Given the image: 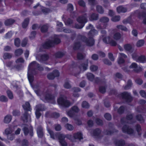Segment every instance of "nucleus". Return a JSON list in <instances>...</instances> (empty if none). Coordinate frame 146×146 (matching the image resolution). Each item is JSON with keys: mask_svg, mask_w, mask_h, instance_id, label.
Listing matches in <instances>:
<instances>
[{"mask_svg": "<svg viewBox=\"0 0 146 146\" xmlns=\"http://www.w3.org/2000/svg\"><path fill=\"white\" fill-rule=\"evenodd\" d=\"M117 28L121 30H123L125 31H127V28L125 26L122 25H118L117 26Z\"/></svg>", "mask_w": 146, "mask_h": 146, "instance_id": "37998d69", "label": "nucleus"}, {"mask_svg": "<svg viewBox=\"0 0 146 146\" xmlns=\"http://www.w3.org/2000/svg\"><path fill=\"white\" fill-rule=\"evenodd\" d=\"M86 76L88 79L91 81H93L94 80L95 82L98 83V80H99V79L98 78H94V75L91 73H87L86 74Z\"/></svg>", "mask_w": 146, "mask_h": 146, "instance_id": "f3484780", "label": "nucleus"}, {"mask_svg": "<svg viewBox=\"0 0 146 146\" xmlns=\"http://www.w3.org/2000/svg\"><path fill=\"white\" fill-rule=\"evenodd\" d=\"M43 69V67L40 66L36 61L31 62L29 65L28 68V78L29 82L31 83L33 80V74L36 73L37 70L42 71Z\"/></svg>", "mask_w": 146, "mask_h": 146, "instance_id": "f03ea898", "label": "nucleus"}, {"mask_svg": "<svg viewBox=\"0 0 146 146\" xmlns=\"http://www.w3.org/2000/svg\"><path fill=\"white\" fill-rule=\"evenodd\" d=\"M42 50L40 49L37 50L35 54L36 60L42 62V61H46L48 58V56L47 54H44L42 55L40 52Z\"/></svg>", "mask_w": 146, "mask_h": 146, "instance_id": "9d476101", "label": "nucleus"}, {"mask_svg": "<svg viewBox=\"0 0 146 146\" xmlns=\"http://www.w3.org/2000/svg\"><path fill=\"white\" fill-rule=\"evenodd\" d=\"M47 131L50 134L51 138L53 139H58L62 146H67V143L64 139L65 138H66V135H65L60 133H54L52 130L49 129H47Z\"/></svg>", "mask_w": 146, "mask_h": 146, "instance_id": "20e7f679", "label": "nucleus"}, {"mask_svg": "<svg viewBox=\"0 0 146 146\" xmlns=\"http://www.w3.org/2000/svg\"><path fill=\"white\" fill-rule=\"evenodd\" d=\"M15 22L13 19H9L5 21V24L6 26H9Z\"/></svg>", "mask_w": 146, "mask_h": 146, "instance_id": "c85d7f7f", "label": "nucleus"}, {"mask_svg": "<svg viewBox=\"0 0 146 146\" xmlns=\"http://www.w3.org/2000/svg\"><path fill=\"white\" fill-rule=\"evenodd\" d=\"M121 96L123 99L125 100L127 102H131L132 100V97L130 93L127 92H124L121 94Z\"/></svg>", "mask_w": 146, "mask_h": 146, "instance_id": "ddd939ff", "label": "nucleus"}, {"mask_svg": "<svg viewBox=\"0 0 146 146\" xmlns=\"http://www.w3.org/2000/svg\"><path fill=\"white\" fill-rule=\"evenodd\" d=\"M36 35V33L35 31H33L31 33L30 35L29 36L30 38L31 39H33L35 38Z\"/></svg>", "mask_w": 146, "mask_h": 146, "instance_id": "69168bd1", "label": "nucleus"}, {"mask_svg": "<svg viewBox=\"0 0 146 146\" xmlns=\"http://www.w3.org/2000/svg\"><path fill=\"white\" fill-rule=\"evenodd\" d=\"M23 107L25 110L27 111H30V105L29 103L28 102H26L25 105H23Z\"/></svg>", "mask_w": 146, "mask_h": 146, "instance_id": "2f4dec72", "label": "nucleus"}, {"mask_svg": "<svg viewBox=\"0 0 146 146\" xmlns=\"http://www.w3.org/2000/svg\"><path fill=\"white\" fill-rule=\"evenodd\" d=\"M48 28V26L47 25H43L41 28V31L42 33L46 32L47 31Z\"/></svg>", "mask_w": 146, "mask_h": 146, "instance_id": "e433bc0d", "label": "nucleus"}, {"mask_svg": "<svg viewBox=\"0 0 146 146\" xmlns=\"http://www.w3.org/2000/svg\"><path fill=\"white\" fill-rule=\"evenodd\" d=\"M101 33L102 34L100 38H102L103 42L107 44H109L112 46H115L117 45L116 42L112 39L110 36L106 37V31L105 30H101Z\"/></svg>", "mask_w": 146, "mask_h": 146, "instance_id": "39448f33", "label": "nucleus"}, {"mask_svg": "<svg viewBox=\"0 0 146 146\" xmlns=\"http://www.w3.org/2000/svg\"><path fill=\"white\" fill-rule=\"evenodd\" d=\"M132 85V81L131 80H129L127 81V84L125 86H123V88L124 90H128L131 88Z\"/></svg>", "mask_w": 146, "mask_h": 146, "instance_id": "393cba45", "label": "nucleus"}, {"mask_svg": "<svg viewBox=\"0 0 146 146\" xmlns=\"http://www.w3.org/2000/svg\"><path fill=\"white\" fill-rule=\"evenodd\" d=\"M109 19L107 17H104L101 18L100 21V22L103 23L108 22L109 21Z\"/></svg>", "mask_w": 146, "mask_h": 146, "instance_id": "49530a36", "label": "nucleus"}, {"mask_svg": "<svg viewBox=\"0 0 146 146\" xmlns=\"http://www.w3.org/2000/svg\"><path fill=\"white\" fill-rule=\"evenodd\" d=\"M22 119L25 121H27L28 119L30 121L31 119L30 116L28 114L27 112H25L23 115Z\"/></svg>", "mask_w": 146, "mask_h": 146, "instance_id": "a878e982", "label": "nucleus"}, {"mask_svg": "<svg viewBox=\"0 0 146 146\" xmlns=\"http://www.w3.org/2000/svg\"><path fill=\"white\" fill-rule=\"evenodd\" d=\"M7 93L9 99H12L13 98V94L10 90H7Z\"/></svg>", "mask_w": 146, "mask_h": 146, "instance_id": "603ef678", "label": "nucleus"}, {"mask_svg": "<svg viewBox=\"0 0 146 146\" xmlns=\"http://www.w3.org/2000/svg\"><path fill=\"white\" fill-rule=\"evenodd\" d=\"M77 20L80 24H75L74 27L78 29L82 28L84 26L85 23L87 22L86 15L85 14L82 16L79 17Z\"/></svg>", "mask_w": 146, "mask_h": 146, "instance_id": "0eeeda50", "label": "nucleus"}, {"mask_svg": "<svg viewBox=\"0 0 146 146\" xmlns=\"http://www.w3.org/2000/svg\"><path fill=\"white\" fill-rule=\"evenodd\" d=\"M137 62L141 63H145L146 62V59L145 56L142 55L139 56Z\"/></svg>", "mask_w": 146, "mask_h": 146, "instance_id": "cd10ccee", "label": "nucleus"}, {"mask_svg": "<svg viewBox=\"0 0 146 146\" xmlns=\"http://www.w3.org/2000/svg\"><path fill=\"white\" fill-rule=\"evenodd\" d=\"M139 56L137 55L136 53H134L132 54V58L133 59L137 62V60H138Z\"/></svg>", "mask_w": 146, "mask_h": 146, "instance_id": "4d7b16f0", "label": "nucleus"}, {"mask_svg": "<svg viewBox=\"0 0 146 146\" xmlns=\"http://www.w3.org/2000/svg\"><path fill=\"white\" fill-rule=\"evenodd\" d=\"M116 146H123L125 144V142L123 140H117L115 143Z\"/></svg>", "mask_w": 146, "mask_h": 146, "instance_id": "473e14b6", "label": "nucleus"}, {"mask_svg": "<svg viewBox=\"0 0 146 146\" xmlns=\"http://www.w3.org/2000/svg\"><path fill=\"white\" fill-rule=\"evenodd\" d=\"M140 94L142 97L146 98V93L143 90H141L140 91Z\"/></svg>", "mask_w": 146, "mask_h": 146, "instance_id": "e2e57ef3", "label": "nucleus"}, {"mask_svg": "<svg viewBox=\"0 0 146 146\" xmlns=\"http://www.w3.org/2000/svg\"><path fill=\"white\" fill-rule=\"evenodd\" d=\"M41 106H36L35 108L36 111H35V114L36 117L38 119L41 116V113L40 112V111H44V108H43L42 109H40L39 107H41Z\"/></svg>", "mask_w": 146, "mask_h": 146, "instance_id": "aec40b11", "label": "nucleus"}, {"mask_svg": "<svg viewBox=\"0 0 146 146\" xmlns=\"http://www.w3.org/2000/svg\"><path fill=\"white\" fill-rule=\"evenodd\" d=\"M60 41L58 36L55 35L53 38L50 39L46 41L43 45V47L44 48H48L52 46L54 44H58Z\"/></svg>", "mask_w": 146, "mask_h": 146, "instance_id": "423d86ee", "label": "nucleus"}, {"mask_svg": "<svg viewBox=\"0 0 146 146\" xmlns=\"http://www.w3.org/2000/svg\"><path fill=\"white\" fill-rule=\"evenodd\" d=\"M20 44V40L18 38H16L15 40V44L17 47L19 46Z\"/></svg>", "mask_w": 146, "mask_h": 146, "instance_id": "864d4df0", "label": "nucleus"}, {"mask_svg": "<svg viewBox=\"0 0 146 146\" xmlns=\"http://www.w3.org/2000/svg\"><path fill=\"white\" fill-rule=\"evenodd\" d=\"M96 10L99 13L102 14L103 13L104 11L102 6H97L96 7Z\"/></svg>", "mask_w": 146, "mask_h": 146, "instance_id": "79ce46f5", "label": "nucleus"}, {"mask_svg": "<svg viewBox=\"0 0 146 146\" xmlns=\"http://www.w3.org/2000/svg\"><path fill=\"white\" fill-rule=\"evenodd\" d=\"M99 91L101 93H104L106 92L105 87L102 86H100L99 88Z\"/></svg>", "mask_w": 146, "mask_h": 146, "instance_id": "bf43d9fd", "label": "nucleus"}, {"mask_svg": "<svg viewBox=\"0 0 146 146\" xmlns=\"http://www.w3.org/2000/svg\"><path fill=\"white\" fill-rule=\"evenodd\" d=\"M13 131V130L11 128H8L5 129V134L8 136L9 135L12 134V133Z\"/></svg>", "mask_w": 146, "mask_h": 146, "instance_id": "f704fd0d", "label": "nucleus"}, {"mask_svg": "<svg viewBox=\"0 0 146 146\" xmlns=\"http://www.w3.org/2000/svg\"><path fill=\"white\" fill-rule=\"evenodd\" d=\"M12 55L10 53H6L4 54L3 58L5 59H9L11 58Z\"/></svg>", "mask_w": 146, "mask_h": 146, "instance_id": "a18cd8bd", "label": "nucleus"}, {"mask_svg": "<svg viewBox=\"0 0 146 146\" xmlns=\"http://www.w3.org/2000/svg\"><path fill=\"white\" fill-rule=\"evenodd\" d=\"M23 52V50L21 49H19L15 50V54L17 56L21 55Z\"/></svg>", "mask_w": 146, "mask_h": 146, "instance_id": "58836bf2", "label": "nucleus"}, {"mask_svg": "<svg viewBox=\"0 0 146 146\" xmlns=\"http://www.w3.org/2000/svg\"><path fill=\"white\" fill-rule=\"evenodd\" d=\"M37 7H38L39 9H40L42 11L44 14H46L49 13L50 11V10L44 7L41 6L39 5V3H38L34 7V8H36Z\"/></svg>", "mask_w": 146, "mask_h": 146, "instance_id": "6ab92c4d", "label": "nucleus"}, {"mask_svg": "<svg viewBox=\"0 0 146 146\" xmlns=\"http://www.w3.org/2000/svg\"><path fill=\"white\" fill-rule=\"evenodd\" d=\"M28 142L27 140L24 139L22 142V146H28Z\"/></svg>", "mask_w": 146, "mask_h": 146, "instance_id": "774afa93", "label": "nucleus"}, {"mask_svg": "<svg viewBox=\"0 0 146 146\" xmlns=\"http://www.w3.org/2000/svg\"><path fill=\"white\" fill-rule=\"evenodd\" d=\"M107 25V24L105 25H104L103 27H102L100 25L98 24L96 25V27L98 29L102 30L103 29H106V27Z\"/></svg>", "mask_w": 146, "mask_h": 146, "instance_id": "13d9d810", "label": "nucleus"}, {"mask_svg": "<svg viewBox=\"0 0 146 146\" xmlns=\"http://www.w3.org/2000/svg\"><path fill=\"white\" fill-rule=\"evenodd\" d=\"M55 56L57 58H60L64 55V53L61 52H58L55 54Z\"/></svg>", "mask_w": 146, "mask_h": 146, "instance_id": "6e6d98bb", "label": "nucleus"}, {"mask_svg": "<svg viewBox=\"0 0 146 146\" xmlns=\"http://www.w3.org/2000/svg\"><path fill=\"white\" fill-rule=\"evenodd\" d=\"M117 11L118 13H125L126 12L127 9L126 8L122 6H121L117 8Z\"/></svg>", "mask_w": 146, "mask_h": 146, "instance_id": "4be33fe9", "label": "nucleus"}, {"mask_svg": "<svg viewBox=\"0 0 146 146\" xmlns=\"http://www.w3.org/2000/svg\"><path fill=\"white\" fill-rule=\"evenodd\" d=\"M96 123L98 125H101L103 124L102 121L98 118L96 119Z\"/></svg>", "mask_w": 146, "mask_h": 146, "instance_id": "338daca9", "label": "nucleus"}, {"mask_svg": "<svg viewBox=\"0 0 146 146\" xmlns=\"http://www.w3.org/2000/svg\"><path fill=\"white\" fill-rule=\"evenodd\" d=\"M120 19V17L119 16H116L112 17L111 20L114 22L119 21Z\"/></svg>", "mask_w": 146, "mask_h": 146, "instance_id": "de8ad7c7", "label": "nucleus"}, {"mask_svg": "<svg viewBox=\"0 0 146 146\" xmlns=\"http://www.w3.org/2000/svg\"><path fill=\"white\" fill-rule=\"evenodd\" d=\"M59 105L62 107H68L71 104L70 102L66 100V97L64 95H61L57 100Z\"/></svg>", "mask_w": 146, "mask_h": 146, "instance_id": "6e6552de", "label": "nucleus"}, {"mask_svg": "<svg viewBox=\"0 0 146 146\" xmlns=\"http://www.w3.org/2000/svg\"><path fill=\"white\" fill-rule=\"evenodd\" d=\"M24 134L25 135H27L29 133L30 135L32 136L33 135V129L31 127H30L28 128L27 126H25L23 129Z\"/></svg>", "mask_w": 146, "mask_h": 146, "instance_id": "dca6fc26", "label": "nucleus"}, {"mask_svg": "<svg viewBox=\"0 0 146 146\" xmlns=\"http://www.w3.org/2000/svg\"><path fill=\"white\" fill-rule=\"evenodd\" d=\"M12 119V116L10 115H7L5 116L4 118V122L6 123H9Z\"/></svg>", "mask_w": 146, "mask_h": 146, "instance_id": "b1692460", "label": "nucleus"}, {"mask_svg": "<svg viewBox=\"0 0 146 146\" xmlns=\"http://www.w3.org/2000/svg\"><path fill=\"white\" fill-rule=\"evenodd\" d=\"M142 16L144 18L143 21V23L146 25V10H145V11L142 13Z\"/></svg>", "mask_w": 146, "mask_h": 146, "instance_id": "3c124183", "label": "nucleus"}, {"mask_svg": "<svg viewBox=\"0 0 146 146\" xmlns=\"http://www.w3.org/2000/svg\"><path fill=\"white\" fill-rule=\"evenodd\" d=\"M65 128L69 131H72L74 129V127L71 124L67 123L65 125Z\"/></svg>", "mask_w": 146, "mask_h": 146, "instance_id": "a19ab883", "label": "nucleus"}, {"mask_svg": "<svg viewBox=\"0 0 146 146\" xmlns=\"http://www.w3.org/2000/svg\"><path fill=\"white\" fill-rule=\"evenodd\" d=\"M127 57V56L123 53H119L118 59V63L120 65L124 63L125 62V59Z\"/></svg>", "mask_w": 146, "mask_h": 146, "instance_id": "4468645a", "label": "nucleus"}, {"mask_svg": "<svg viewBox=\"0 0 146 146\" xmlns=\"http://www.w3.org/2000/svg\"><path fill=\"white\" fill-rule=\"evenodd\" d=\"M40 99L44 102L49 101L51 100H54V96L51 95L50 92L47 91L45 95L41 94L40 96Z\"/></svg>", "mask_w": 146, "mask_h": 146, "instance_id": "9b49d317", "label": "nucleus"}, {"mask_svg": "<svg viewBox=\"0 0 146 146\" xmlns=\"http://www.w3.org/2000/svg\"><path fill=\"white\" fill-rule=\"evenodd\" d=\"M137 119L139 121H141V122H143V117L141 115H138L136 116Z\"/></svg>", "mask_w": 146, "mask_h": 146, "instance_id": "0e129e2a", "label": "nucleus"}, {"mask_svg": "<svg viewBox=\"0 0 146 146\" xmlns=\"http://www.w3.org/2000/svg\"><path fill=\"white\" fill-rule=\"evenodd\" d=\"M101 133V130L99 129H96L93 131L92 133H91V135L94 136H98Z\"/></svg>", "mask_w": 146, "mask_h": 146, "instance_id": "5701e85b", "label": "nucleus"}, {"mask_svg": "<svg viewBox=\"0 0 146 146\" xmlns=\"http://www.w3.org/2000/svg\"><path fill=\"white\" fill-rule=\"evenodd\" d=\"M131 18L130 17H129L127 19H125L123 21V24H125L127 23H131Z\"/></svg>", "mask_w": 146, "mask_h": 146, "instance_id": "680f3d73", "label": "nucleus"}, {"mask_svg": "<svg viewBox=\"0 0 146 146\" xmlns=\"http://www.w3.org/2000/svg\"><path fill=\"white\" fill-rule=\"evenodd\" d=\"M86 29L88 30L91 29L88 34L89 38H87L84 36L80 35H78L77 40L74 42L73 46L74 50H77L81 46L80 42L81 41L84 42L87 45L89 46H92L94 45V40L92 37L97 35L98 32L94 29L93 25L91 24H90L88 26H87Z\"/></svg>", "mask_w": 146, "mask_h": 146, "instance_id": "f257e3e1", "label": "nucleus"}, {"mask_svg": "<svg viewBox=\"0 0 146 146\" xmlns=\"http://www.w3.org/2000/svg\"><path fill=\"white\" fill-rule=\"evenodd\" d=\"M79 111V109L76 106L72 107L70 110L67 113L68 116L70 117H72L74 115L75 113H77Z\"/></svg>", "mask_w": 146, "mask_h": 146, "instance_id": "f8f14e48", "label": "nucleus"}, {"mask_svg": "<svg viewBox=\"0 0 146 146\" xmlns=\"http://www.w3.org/2000/svg\"><path fill=\"white\" fill-rule=\"evenodd\" d=\"M124 48L125 50L129 51L131 50L132 47L130 44H126L124 46Z\"/></svg>", "mask_w": 146, "mask_h": 146, "instance_id": "c03bdc74", "label": "nucleus"}, {"mask_svg": "<svg viewBox=\"0 0 146 146\" xmlns=\"http://www.w3.org/2000/svg\"><path fill=\"white\" fill-rule=\"evenodd\" d=\"M59 73L57 70H54L53 73L49 74L47 76L48 78L50 80H52L56 77L59 76Z\"/></svg>", "mask_w": 146, "mask_h": 146, "instance_id": "2eb2a0df", "label": "nucleus"}, {"mask_svg": "<svg viewBox=\"0 0 146 146\" xmlns=\"http://www.w3.org/2000/svg\"><path fill=\"white\" fill-rule=\"evenodd\" d=\"M88 60H87L86 62L82 64L80 66L79 68L81 70L85 71L87 69L88 67Z\"/></svg>", "mask_w": 146, "mask_h": 146, "instance_id": "412c9836", "label": "nucleus"}, {"mask_svg": "<svg viewBox=\"0 0 146 146\" xmlns=\"http://www.w3.org/2000/svg\"><path fill=\"white\" fill-rule=\"evenodd\" d=\"M98 68V66L95 65H92L90 67V69L91 71L93 72L97 70Z\"/></svg>", "mask_w": 146, "mask_h": 146, "instance_id": "8fccbe9b", "label": "nucleus"}, {"mask_svg": "<svg viewBox=\"0 0 146 146\" xmlns=\"http://www.w3.org/2000/svg\"><path fill=\"white\" fill-rule=\"evenodd\" d=\"M63 25L61 22H59L58 21L57 22V26L58 29L57 31H62V29L61 28L62 27Z\"/></svg>", "mask_w": 146, "mask_h": 146, "instance_id": "4c0bfd02", "label": "nucleus"}, {"mask_svg": "<svg viewBox=\"0 0 146 146\" xmlns=\"http://www.w3.org/2000/svg\"><path fill=\"white\" fill-rule=\"evenodd\" d=\"M72 90L73 92H75L73 95L74 97H78L79 96V94L76 93L80 91V89L79 88L76 87L72 89Z\"/></svg>", "mask_w": 146, "mask_h": 146, "instance_id": "bb28decb", "label": "nucleus"}, {"mask_svg": "<svg viewBox=\"0 0 146 146\" xmlns=\"http://www.w3.org/2000/svg\"><path fill=\"white\" fill-rule=\"evenodd\" d=\"M82 107L85 108H88L90 107L89 104L86 101H83L82 104Z\"/></svg>", "mask_w": 146, "mask_h": 146, "instance_id": "ea45409f", "label": "nucleus"}, {"mask_svg": "<svg viewBox=\"0 0 146 146\" xmlns=\"http://www.w3.org/2000/svg\"><path fill=\"white\" fill-rule=\"evenodd\" d=\"M98 14L93 13L89 17L91 21L97 20L98 19Z\"/></svg>", "mask_w": 146, "mask_h": 146, "instance_id": "c756f323", "label": "nucleus"}, {"mask_svg": "<svg viewBox=\"0 0 146 146\" xmlns=\"http://www.w3.org/2000/svg\"><path fill=\"white\" fill-rule=\"evenodd\" d=\"M64 88L67 89L70 88L71 87V86L68 81H66L64 85Z\"/></svg>", "mask_w": 146, "mask_h": 146, "instance_id": "09e8293b", "label": "nucleus"}, {"mask_svg": "<svg viewBox=\"0 0 146 146\" xmlns=\"http://www.w3.org/2000/svg\"><path fill=\"white\" fill-rule=\"evenodd\" d=\"M29 19L28 18L25 19L23 23L22 27L23 28H25L27 26L29 22Z\"/></svg>", "mask_w": 146, "mask_h": 146, "instance_id": "c9c22d12", "label": "nucleus"}, {"mask_svg": "<svg viewBox=\"0 0 146 146\" xmlns=\"http://www.w3.org/2000/svg\"><path fill=\"white\" fill-rule=\"evenodd\" d=\"M7 98L5 96L2 95L0 96V101L3 102H6L7 101Z\"/></svg>", "mask_w": 146, "mask_h": 146, "instance_id": "5fc2aeb1", "label": "nucleus"}, {"mask_svg": "<svg viewBox=\"0 0 146 146\" xmlns=\"http://www.w3.org/2000/svg\"><path fill=\"white\" fill-rule=\"evenodd\" d=\"M121 37V34L119 33H117L114 34L113 38L116 40H118L120 39Z\"/></svg>", "mask_w": 146, "mask_h": 146, "instance_id": "72a5a7b5", "label": "nucleus"}, {"mask_svg": "<svg viewBox=\"0 0 146 146\" xmlns=\"http://www.w3.org/2000/svg\"><path fill=\"white\" fill-rule=\"evenodd\" d=\"M133 117V115L131 114L127 115L126 118H123L121 119V124L123 125L122 130L123 133H126L128 134H132L133 132V130L126 125V124L132 123V119Z\"/></svg>", "mask_w": 146, "mask_h": 146, "instance_id": "7ed1b4c3", "label": "nucleus"}, {"mask_svg": "<svg viewBox=\"0 0 146 146\" xmlns=\"http://www.w3.org/2000/svg\"><path fill=\"white\" fill-rule=\"evenodd\" d=\"M145 41L143 40H140L137 41L136 46L137 47H141L143 45Z\"/></svg>", "mask_w": 146, "mask_h": 146, "instance_id": "7c9ffc66", "label": "nucleus"}, {"mask_svg": "<svg viewBox=\"0 0 146 146\" xmlns=\"http://www.w3.org/2000/svg\"><path fill=\"white\" fill-rule=\"evenodd\" d=\"M129 68L133 69L136 72H138L142 70V68L138 66L137 64L135 63H133L130 66Z\"/></svg>", "mask_w": 146, "mask_h": 146, "instance_id": "a211bd4d", "label": "nucleus"}, {"mask_svg": "<svg viewBox=\"0 0 146 146\" xmlns=\"http://www.w3.org/2000/svg\"><path fill=\"white\" fill-rule=\"evenodd\" d=\"M104 117L107 120H109L111 119V115L109 113H106L104 115Z\"/></svg>", "mask_w": 146, "mask_h": 146, "instance_id": "052dcab7", "label": "nucleus"}, {"mask_svg": "<svg viewBox=\"0 0 146 146\" xmlns=\"http://www.w3.org/2000/svg\"><path fill=\"white\" fill-rule=\"evenodd\" d=\"M66 138L72 142H75L77 139L79 140L82 139L83 136L81 133L79 132L74 133L73 136L71 134L66 135Z\"/></svg>", "mask_w": 146, "mask_h": 146, "instance_id": "1a4fd4ad", "label": "nucleus"}]
</instances>
